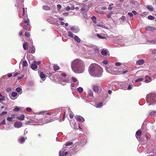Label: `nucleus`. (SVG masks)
<instances>
[{
  "label": "nucleus",
  "instance_id": "f257e3e1",
  "mask_svg": "<svg viewBox=\"0 0 156 156\" xmlns=\"http://www.w3.org/2000/svg\"><path fill=\"white\" fill-rule=\"evenodd\" d=\"M71 67L73 71L76 73H82L85 69L83 62L79 59H74L71 62Z\"/></svg>",
  "mask_w": 156,
  "mask_h": 156
},
{
  "label": "nucleus",
  "instance_id": "f03ea898",
  "mask_svg": "<svg viewBox=\"0 0 156 156\" xmlns=\"http://www.w3.org/2000/svg\"><path fill=\"white\" fill-rule=\"evenodd\" d=\"M88 71L91 76L94 77H100L102 75L103 70L100 66L94 64L90 65Z\"/></svg>",
  "mask_w": 156,
  "mask_h": 156
},
{
  "label": "nucleus",
  "instance_id": "7ed1b4c3",
  "mask_svg": "<svg viewBox=\"0 0 156 156\" xmlns=\"http://www.w3.org/2000/svg\"><path fill=\"white\" fill-rule=\"evenodd\" d=\"M146 100L149 103L148 105L154 104L156 102V95L153 94H150L147 96Z\"/></svg>",
  "mask_w": 156,
  "mask_h": 156
},
{
  "label": "nucleus",
  "instance_id": "20e7f679",
  "mask_svg": "<svg viewBox=\"0 0 156 156\" xmlns=\"http://www.w3.org/2000/svg\"><path fill=\"white\" fill-rule=\"evenodd\" d=\"M92 87L94 91L95 92H98L100 91L101 89V86L98 84L92 85Z\"/></svg>",
  "mask_w": 156,
  "mask_h": 156
},
{
  "label": "nucleus",
  "instance_id": "39448f33",
  "mask_svg": "<svg viewBox=\"0 0 156 156\" xmlns=\"http://www.w3.org/2000/svg\"><path fill=\"white\" fill-rule=\"evenodd\" d=\"M22 122L20 121L14 123V126L17 128H20L22 126Z\"/></svg>",
  "mask_w": 156,
  "mask_h": 156
},
{
  "label": "nucleus",
  "instance_id": "423d86ee",
  "mask_svg": "<svg viewBox=\"0 0 156 156\" xmlns=\"http://www.w3.org/2000/svg\"><path fill=\"white\" fill-rule=\"evenodd\" d=\"M70 30L74 33H77L79 31V29L77 27L73 26L70 27Z\"/></svg>",
  "mask_w": 156,
  "mask_h": 156
},
{
  "label": "nucleus",
  "instance_id": "0eeeda50",
  "mask_svg": "<svg viewBox=\"0 0 156 156\" xmlns=\"http://www.w3.org/2000/svg\"><path fill=\"white\" fill-rule=\"evenodd\" d=\"M36 62L34 61L31 64L30 68L34 70H36L37 68V66L36 64Z\"/></svg>",
  "mask_w": 156,
  "mask_h": 156
},
{
  "label": "nucleus",
  "instance_id": "6e6552de",
  "mask_svg": "<svg viewBox=\"0 0 156 156\" xmlns=\"http://www.w3.org/2000/svg\"><path fill=\"white\" fill-rule=\"evenodd\" d=\"M76 119L79 122H83L85 121L84 119L82 117L80 116H75Z\"/></svg>",
  "mask_w": 156,
  "mask_h": 156
},
{
  "label": "nucleus",
  "instance_id": "1a4fd4ad",
  "mask_svg": "<svg viewBox=\"0 0 156 156\" xmlns=\"http://www.w3.org/2000/svg\"><path fill=\"white\" fill-rule=\"evenodd\" d=\"M145 82L148 83L151 82L152 80V77H150L148 75L145 76Z\"/></svg>",
  "mask_w": 156,
  "mask_h": 156
},
{
  "label": "nucleus",
  "instance_id": "9d476101",
  "mask_svg": "<svg viewBox=\"0 0 156 156\" xmlns=\"http://www.w3.org/2000/svg\"><path fill=\"white\" fill-rule=\"evenodd\" d=\"M17 93L16 92H13L11 94V95L10 96V98L12 100H15L16 98H16L17 96Z\"/></svg>",
  "mask_w": 156,
  "mask_h": 156
},
{
  "label": "nucleus",
  "instance_id": "9b49d317",
  "mask_svg": "<svg viewBox=\"0 0 156 156\" xmlns=\"http://www.w3.org/2000/svg\"><path fill=\"white\" fill-rule=\"evenodd\" d=\"M76 122L74 120H71L70 122V125L71 127L73 128H75L76 127Z\"/></svg>",
  "mask_w": 156,
  "mask_h": 156
},
{
  "label": "nucleus",
  "instance_id": "f8f14e48",
  "mask_svg": "<svg viewBox=\"0 0 156 156\" xmlns=\"http://www.w3.org/2000/svg\"><path fill=\"white\" fill-rule=\"evenodd\" d=\"M144 62V61L143 59H140L137 60L136 62V64L137 65H142Z\"/></svg>",
  "mask_w": 156,
  "mask_h": 156
},
{
  "label": "nucleus",
  "instance_id": "ddd939ff",
  "mask_svg": "<svg viewBox=\"0 0 156 156\" xmlns=\"http://www.w3.org/2000/svg\"><path fill=\"white\" fill-rule=\"evenodd\" d=\"M74 39L75 41L78 43H79L80 42L81 40L77 36L75 35L74 37Z\"/></svg>",
  "mask_w": 156,
  "mask_h": 156
},
{
  "label": "nucleus",
  "instance_id": "4468645a",
  "mask_svg": "<svg viewBox=\"0 0 156 156\" xmlns=\"http://www.w3.org/2000/svg\"><path fill=\"white\" fill-rule=\"evenodd\" d=\"M39 76L41 77V79H42L43 81H44L45 80V76L43 72H41L40 73Z\"/></svg>",
  "mask_w": 156,
  "mask_h": 156
},
{
  "label": "nucleus",
  "instance_id": "2eb2a0df",
  "mask_svg": "<svg viewBox=\"0 0 156 156\" xmlns=\"http://www.w3.org/2000/svg\"><path fill=\"white\" fill-rule=\"evenodd\" d=\"M25 116L24 115L22 114L19 116H17L16 118L20 120H23L24 119Z\"/></svg>",
  "mask_w": 156,
  "mask_h": 156
},
{
  "label": "nucleus",
  "instance_id": "dca6fc26",
  "mask_svg": "<svg viewBox=\"0 0 156 156\" xmlns=\"http://www.w3.org/2000/svg\"><path fill=\"white\" fill-rule=\"evenodd\" d=\"M141 133H142L141 131L140 130H137L136 133V138H137V139L138 140H139L138 139V138L137 137V136H140Z\"/></svg>",
  "mask_w": 156,
  "mask_h": 156
},
{
  "label": "nucleus",
  "instance_id": "f3484780",
  "mask_svg": "<svg viewBox=\"0 0 156 156\" xmlns=\"http://www.w3.org/2000/svg\"><path fill=\"white\" fill-rule=\"evenodd\" d=\"M25 140V139L24 137H21L19 139V142L21 144H23Z\"/></svg>",
  "mask_w": 156,
  "mask_h": 156
},
{
  "label": "nucleus",
  "instance_id": "a211bd4d",
  "mask_svg": "<svg viewBox=\"0 0 156 156\" xmlns=\"http://www.w3.org/2000/svg\"><path fill=\"white\" fill-rule=\"evenodd\" d=\"M147 8L150 11H151L154 10V8L151 5H147Z\"/></svg>",
  "mask_w": 156,
  "mask_h": 156
},
{
  "label": "nucleus",
  "instance_id": "6ab92c4d",
  "mask_svg": "<svg viewBox=\"0 0 156 156\" xmlns=\"http://www.w3.org/2000/svg\"><path fill=\"white\" fill-rule=\"evenodd\" d=\"M35 51V48L33 46V45H32V47L30 49L29 52L30 53H33Z\"/></svg>",
  "mask_w": 156,
  "mask_h": 156
},
{
  "label": "nucleus",
  "instance_id": "aec40b11",
  "mask_svg": "<svg viewBox=\"0 0 156 156\" xmlns=\"http://www.w3.org/2000/svg\"><path fill=\"white\" fill-rule=\"evenodd\" d=\"M87 142V140L85 139H81L80 141V142L81 144L83 145H85Z\"/></svg>",
  "mask_w": 156,
  "mask_h": 156
},
{
  "label": "nucleus",
  "instance_id": "412c9836",
  "mask_svg": "<svg viewBox=\"0 0 156 156\" xmlns=\"http://www.w3.org/2000/svg\"><path fill=\"white\" fill-rule=\"evenodd\" d=\"M28 43L27 42H25L23 44V47L24 50H27L28 49Z\"/></svg>",
  "mask_w": 156,
  "mask_h": 156
},
{
  "label": "nucleus",
  "instance_id": "4be33fe9",
  "mask_svg": "<svg viewBox=\"0 0 156 156\" xmlns=\"http://www.w3.org/2000/svg\"><path fill=\"white\" fill-rule=\"evenodd\" d=\"M146 29L147 30L152 31L154 30L155 28L153 27H146Z\"/></svg>",
  "mask_w": 156,
  "mask_h": 156
},
{
  "label": "nucleus",
  "instance_id": "5701e85b",
  "mask_svg": "<svg viewBox=\"0 0 156 156\" xmlns=\"http://www.w3.org/2000/svg\"><path fill=\"white\" fill-rule=\"evenodd\" d=\"M101 54L104 56L106 55H107V50L103 49L101 51Z\"/></svg>",
  "mask_w": 156,
  "mask_h": 156
},
{
  "label": "nucleus",
  "instance_id": "b1692460",
  "mask_svg": "<svg viewBox=\"0 0 156 156\" xmlns=\"http://www.w3.org/2000/svg\"><path fill=\"white\" fill-rule=\"evenodd\" d=\"M88 94L89 96L92 97V98L93 97V91L90 90H89L88 91Z\"/></svg>",
  "mask_w": 156,
  "mask_h": 156
},
{
  "label": "nucleus",
  "instance_id": "393cba45",
  "mask_svg": "<svg viewBox=\"0 0 156 156\" xmlns=\"http://www.w3.org/2000/svg\"><path fill=\"white\" fill-rule=\"evenodd\" d=\"M64 81L66 83H69L71 82V78H67L66 77L65 78V79L64 80Z\"/></svg>",
  "mask_w": 156,
  "mask_h": 156
},
{
  "label": "nucleus",
  "instance_id": "a878e982",
  "mask_svg": "<svg viewBox=\"0 0 156 156\" xmlns=\"http://www.w3.org/2000/svg\"><path fill=\"white\" fill-rule=\"evenodd\" d=\"M68 36L72 38L73 37V34L71 32L69 31H68Z\"/></svg>",
  "mask_w": 156,
  "mask_h": 156
},
{
  "label": "nucleus",
  "instance_id": "bb28decb",
  "mask_svg": "<svg viewBox=\"0 0 156 156\" xmlns=\"http://www.w3.org/2000/svg\"><path fill=\"white\" fill-rule=\"evenodd\" d=\"M27 66V62L26 61H23L22 62V66L23 67H26Z\"/></svg>",
  "mask_w": 156,
  "mask_h": 156
},
{
  "label": "nucleus",
  "instance_id": "cd10ccee",
  "mask_svg": "<svg viewBox=\"0 0 156 156\" xmlns=\"http://www.w3.org/2000/svg\"><path fill=\"white\" fill-rule=\"evenodd\" d=\"M156 41V39H153L147 40V43H153Z\"/></svg>",
  "mask_w": 156,
  "mask_h": 156
},
{
  "label": "nucleus",
  "instance_id": "c85d7f7f",
  "mask_svg": "<svg viewBox=\"0 0 156 156\" xmlns=\"http://www.w3.org/2000/svg\"><path fill=\"white\" fill-rule=\"evenodd\" d=\"M21 108L20 107H19L17 106H16L15 107V108L13 109V111H15V112H18L20 109H21Z\"/></svg>",
  "mask_w": 156,
  "mask_h": 156
},
{
  "label": "nucleus",
  "instance_id": "c756f323",
  "mask_svg": "<svg viewBox=\"0 0 156 156\" xmlns=\"http://www.w3.org/2000/svg\"><path fill=\"white\" fill-rule=\"evenodd\" d=\"M83 90V88L81 87H80L77 89V90L79 93H81L82 92Z\"/></svg>",
  "mask_w": 156,
  "mask_h": 156
},
{
  "label": "nucleus",
  "instance_id": "7c9ffc66",
  "mask_svg": "<svg viewBox=\"0 0 156 156\" xmlns=\"http://www.w3.org/2000/svg\"><path fill=\"white\" fill-rule=\"evenodd\" d=\"M91 18L92 21L94 23H96V18L95 16H93L92 17H91Z\"/></svg>",
  "mask_w": 156,
  "mask_h": 156
},
{
  "label": "nucleus",
  "instance_id": "2f4dec72",
  "mask_svg": "<svg viewBox=\"0 0 156 156\" xmlns=\"http://www.w3.org/2000/svg\"><path fill=\"white\" fill-rule=\"evenodd\" d=\"M97 36L100 39H105L106 38L104 36H102L100 34H97Z\"/></svg>",
  "mask_w": 156,
  "mask_h": 156
},
{
  "label": "nucleus",
  "instance_id": "473e14b6",
  "mask_svg": "<svg viewBox=\"0 0 156 156\" xmlns=\"http://www.w3.org/2000/svg\"><path fill=\"white\" fill-rule=\"evenodd\" d=\"M103 106V104L102 103H100L98 104L96 106L97 108H100L102 107Z\"/></svg>",
  "mask_w": 156,
  "mask_h": 156
},
{
  "label": "nucleus",
  "instance_id": "72a5a7b5",
  "mask_svg": "<svg viewBox=\"0 0 156 156\" xmlns=\"http://www.w3.org/2000/svg\"><path fill=\"white\" fill-rule=\"evenodd\" d=\"M144 80L143 78H140L135 80V82H139L142 81Z\"/></svg>",
  "mask_w": 156,
  "mask_h": 156
},
{
  "label": "nucleus",
  "instance_id": "f704fd0d",
  "mask_svg": "<svg viewBox=\"0 0 156 156\" xmlns=\"http://www.w3.org/2000/svg\"><path fill=\"white\" fill-rule=\"evenodd\" d=\"M16 91L18 92H21L20 93V94H21L22 93V89L20 88L19 87H18L16 88Z\"/></svg>",
  "mask_w": 156,
  "mask_h": 156
},
{
  "label": "nucleus",
  "instance_id": "c9c22d12",
  "mask_svg": "<svg viewBox=\"0 0 156 156\" xmlns=\"http://www.w3.org/2000/svg\"><path fill=\"white\" fill-rule=\"evenodd\" d=\"M53 67L55 70H57L59 69V67L57 65H55L53 66Z\"/></svg>",
  "mask_w": 156,
  "mask_h": 156
},
{
  "label": "nucleus",
  "instance_id": "e433bc0d",
  "mask_svg": "<svg viewBox=\"0 0 156 156\" xmlns=\"http://www.w3.org/2000/svg\"><path fill=\"white\" fill-rule=\"evenodd\" d=\"M43 8V9L44 10H49L50 9V8L49 7L46 5L44 6Z\"/></svg>",
  "mask_w": 156,
  "mask_h": 156
},
{
  "label": "nucleus",
  "instance_id": "4c0bfd02",
  "mask_svg": "<svg viewBox=\"0 0 156 156\" xmlns=\"http://www.w3.org/2000/svg\"><path fill=\"white\" fill-rule=\"evenodd\" d=\"M73 144V143L72 142H67L65 144V145L66 146H70L72 145Z\"/></svg>",
  "mask_w": 156,
  "mask_h": 156
},
{
  "label": "nucleus",
  "instance_id": "58836bf2",
  "mask_svg": "<svg viewBox=\"0 0 156 156\" xmlns=\"http://www.w3.org/2000/svg\"><path fill=\"white\" fill-rule=\"evenodd\" d=\"M96 12L98 14H103L105 13L104 11H102L99 10H96Z\"/></svg>",
  "mask_w": 156,
  "mask_h": 156
},
{
  "label": "nucleus",
  "instance_id": "ea45409f",
  "mask_svg": "<svg viewBox=\"0 0 156 156\" xmlns=\"http://www.w3.org/2000/svg\"><path fill=\"white\" fill-rule=\"evenodd\" d=\"M148 18L149 20H152L154 19L155 18L154 17L151 15H150L148 16Z\"/></svg>",
  "mask_w": 156,
  "mask_h": 156
},
{
  "label": "nucleus",
  "instance_id": "a19ab883",
  "mask_svg": "<svg viewBox=\"0 0 156 156\" xmlns=\"http://www.w3.org/2000/svg\"><path fill=\"white\" fill-rule=\"evenodd\" d=\"M71 79L74 82H77V79L74 77H72L71 78Z\"/></svg>",
  "mask_w": 156,
  "mask_h": 156
},
{
  "label": "nucleus",
  "instance_id": "79ce46f5",
  "mask_svg": "<svg viewBox=\"0 0 156 156\" xmlns=\"http://www.w3.org/2000/svg\"><path fill=\"white\" fill-rule=\"evenodd\" d=\"M29 19H28L27 20H25L23 21V22L25 23H27V25H29Z\"/></svg>",
  "mask_w": 156,
  "mask_h": 156
},
{
  "label": "nucleus",
  "instance_id": "37998d69",
  "mask_svg": "<svg viewBox=\"0 0 156 156\" xmlns=\"http://www.w3.org/2000/svg\"><path fill=\"white\" fill-rule=\"evenodd\" d=\"M5 124V120L4 119L1 122H0V125H4Z\"/></svg>",
  "mask_w": 156,
  "mask_h": 156
},
{
  "label": "nucleus",
  "instance_id": "c03bdc74",
  "mask_svg": "<svg viewBox=\"0 0 156 156\" xmlns=\"http://www.w3.org/2000/svg\"><path fill=\"white\" fill-rule=\"evenodd\" d=\"M12 119H13L11 117H8L7 119V120L9 122L12 121Z\"/></svg>",
  "mask_w": 156,
  "mask_h": 156
},
{
  "label": "nucleus",
  "instance_id": "a18cd8bd",
  "mask_svg": "<svg viewBox=\"0 0 156 156\" xmlns=\"http://www.w3.org/2000/svg\"><path fill=\"white\" fill-rule=\"evenodd\" d=\"M26 110L28 112H30L32 111V109L30 108H27L26 109Z\"/></svg>",
  "mask_w": 156,
  "mask_h": 156
},
{
  "label": "nucleus",
  "instance_id": "49530a36",
  "mask_svg": "<svg viewBox=\"0 0 156 156\" xmlns=\"http://www.w3.org/2000/svg\"><path fill=\"white\" fill-rule=\"evenodd\" d=\"M57 9L58 10H59L61 8V6L60 4H58L57 5Z\"/></svg>",
  "mask_w": 156,
  "mask_h": 156
},
{
  "label": "nucleus",
  "instance_id": "de8ad7c7",
  "mask_svg": "<svg viewBox=\"0 0 156 156\" xmlns=\"http://www.w3.org/2000/svg\"><path fill=\"white\" fill-rule=\"evenodd\" d=\"M30 35L29 33L27 32H26L25 33V36L27 37H29Z\"/></svg>",
  "mask_w": 156,
  "mask_h": 156
},
{
  "label": "nucleus",
  "instance_id": "09e8293b",
  "mask_svg": "<svg viewBox=\"0 0 156 156\" xmlns=\"http://www.w3.org/2000/svg\"><path fill=\"white\" fill-rule=\"evenodd\" d=\"M70 118L72 119L73 117V112H71L69 115Z\"/></svg>",
  "mask_w": 156,
  "mask_h": 156
},
{
  "label": "nucleus",
  "instance_id": "8fccbe9b",
  "mask_svg": "<svg viewBox=\"0 0 156 156\" xmlns=\"http://www.w3.org/2000/svg\"><path fill=\"white\" fill-rule=\"evenodd\" d=\"M128 15L131 17H132L133 16V15L132 12H129L128 13Z\"/></svg>",
  "mask_w": 156,
  "mask_h": 156
},
{
  "label": "nucleus",
  "instance_id": "3c124183",
  "mask_svg": "<svg viewBox=\"0 0 156 156\" xmlns=\"http://www.w3.org/2000/svg\"><path fill=\"white\" fill-rule=\"evenodd\" d=\"M40 114L41 115H43L44 114V113H45V114H48L47 112V111H45V112H40Z\"/></svg>",
  "mask_w": 156,
  "mask_h": 156
},
{
  "label": "nucleus",
  "instance_id": "603ef678",
  "mask_svg": "<svg viewBox=\"0 0 156 156\" xmlns=\"http://www.w3.org/2000/svg\"><path fill=\"white\" fill-rule=\"evenodd\" d=\"M115 65L116 66H120L121 63L120 62H116L115 63Z\"/></svg>",
  "mask_w": 156,
  "mask_h": 156
},
{
  "label": "nucleus",
  "instance_id": "864d4df0",
  "mask_svg": "<svg viewBox=\"0 0 156 156\" xmlns=\"http://www.w3.org/2000/svg\"><path fill=\"white\" fill-rule=\"evenodd\" d=\"M112 13L111 12V13H109L108 14L107 16V17L108 18H110L111 17L112 14Z\"/></svg>",
  "mask_w": 156,
  "mask_h": 156
},
{
  "label": "nucleus",
  "instance_id": "5fc2aeb1",
  "mask_svg": "<svg viewBox=\"0 0 156 156\" xmlns=\"http://www.w3.org/2000/svg\"><path fill=\"white\" fill-rule=\"evenodd\" d=\"M113 7L109 5L108 8V10H111L112 9Z\"/></svg>",
  "mask_w": 156,
  "mask_h": 156
},
{
  "label": "nucleus",
  "instance_id": "6e6d98bb",
  "mask_svg": "<svg viewBox=\"0 0 156 156\" xmlns=\"http://www.w3.org/2000/svg\"><path fill=\"white\" fill-rule=\"evenodd\" d=\"M16 115L15 114H12L11 115V117L12 118V119H14V118H15L16 117Z\"/></svg>",
  "mask_w": 156,
  "mask_h": 156
},
{
  "label": "nucleus",
  "instance_id": "4d7b16f0",
  "mask_svg": "<svg viewBox=\"0 0 156 156\" xmlns=\"http://www.w3.org/2000/svg\"><path fill=\"white\" fill-rule=\"evenodd\" d=\"M7 113V112L6 111H4L2 112L1 114L0 115H4L5 114Z\"/></svg>",
  "mask_w": 156,
  "mask_h": 156
},
{
  "label": "nucleus",
  "instance_id": "13d9d810",
  "mask_svg": "<svg viewBox=\"0 0 156 156\" xmlns=\"http://www.w3.org/2000/svg\"><path fill=\"white\" fill-rule=\"evenodd\" d=\"M67 11H69L70 9V8L69 6L67 7L65 9Z\"/></svg>",
  "mask_w": 156,
  "mask_h": 156
},
{
  "label": "nucleus",
  "instance_id": "bf43d9fd",
  "mask_svg": "<svg viewBox=\"0 0 156 156\" xmlns=\"http://www.w3.org/2000/svg\"><path fill=\"white\" fill-rule=\"evenodd\" d=\"M152 53L155 55H156V49H154L152 51Z\"/></svg>",
  "mask_w": 156,
  "mask_h": 156
},
{
  "label": "nucleus",
  "instance_id": "052dcab7",
  "mask_svg": "<svg viewBox=\"0 0 156 156\" xmlns=\"http://www.w3.org/2000/svg\"><path fill=\"white\" fill-rule=\"evenodd\" d=\"M108 63V61L106 60H104L103 62V63L105 64H107Z\"/></svg>",
  "mask_w": 156,
  "mask_h": 156
},
{
  "label": "nucleus",
  "instance_id": "680f3d73",
  "mask_svg": "<svg viewBox=\"0 0 156 156\" xmlns=\"http://www.w3.org/2000/svg\"><path fill=\"white\" fill-rule=\"evenodd\" d=\"M7 106H2L1 107V109H3V108H4L5 109H7Z\"/></svg>",
  "mask_w": 156,
  "mask_h": 156
},
{
  "label": "nucleus",
  "instance_id": "e2e57ef3",
  "mask_svg": "<svg viewBox=\"0 0 156 156\" xmlns=\"http://www.w3.org/2000/svg\"><path fill=\"white\" fill-rule=\"evenodd\" d=\"M132 12L133 13V14H134L135 15H136L137 14V12L135 11H132Z\"/></svg>",
  "mask_w": 156,
  "mask_h": 156
},
{
  "label": "nucleus",
  "instance_id": "0e129e2a",
  "mask_svg": "<svg viewBox=\"0 0 156 156\" xmlns=\"http://www.w3.org/2000/svg\"><path fill=\"white\" fill-rule=\"evenodd\" d=\"M68 154V153L67 152H65L64 154H63L62 156H66Z\"/></svg>",
  "mask_w": 156,
  "mask_h": 156
},
{
  "label": "nucleus",
  "instance_id": "69168bd1",
  "mask_svg": "<svg viewBox=\"0 0 156 156\" xmlns=\"http://www.w3.org/2000/svg\"><path fill=\"white\" fill-rule=\"evenodd\" d=\"M131 89H132L131 86L130 85H129L127 87V90H130Z\"/></svg>",
  "mask_w": 156,
  "mask_h": 156
},
{
  "label": "nucleus",
  "instance_id": "338daca9",
  "mask_svg": "<svg viewBox=\"0 0 156 156\" xmlns=\"http://www.w3.org/2000/svg\"><path fill=\"white\" fill-rule=\"evenodd\" d=\"M125 17L124 16H122L120 18L122 20H124L125 19Z\"/></svg>",
  "mask_w": 156,
  "mask_h": 156
},
{
  "label": "nucleus",
  "instance_id": "774afa93",
  "mask_svg": "<svg viewBox=\"0 0 156 156\" xmlns=\"http://www.w3.org/2000/svg\"><path fill=\"white\" fill-rule=\"evenodd\" d=\"M11 129V128L10 127H8L5 128V129L6 130H10Z\"/></svg>",
  "mask_w": 156,
  "mask_h": 156
}]
</instances>
